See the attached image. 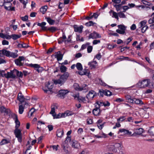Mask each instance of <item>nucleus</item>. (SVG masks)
<instances>
[{"mask_svg": "<svg viewBox=\"0 0 154 154\" xmlns=\"http://www.w3.org/2000/svg\"><path fill=\"white\" fill-rule=\"evenodd\" d=\"M94 92V91L93 90H91L89 92L86 96V98L88 100H92L93 99V94Z\"/></svg>", "mask_w": 154, "mask_h": 154, "instance_id": "16", "label": "nucleus"}, {"mask_svg": "<svg viewBox=\"0 0 154 154\" xmlns=\"http://www.w3.org/2000/svg\"><path fill=\"white\" fill-rule=\"evenodd\" d=\"M104 93L103 90L102 89H100L99 90V92L97 93L98 95H100V97H103L104 95Z\"/></svg>", "mask_w": 154, "mask_h": 154, "instance_id": "40", "label": "nucleus"}, {"mask_svg": "<svg viewBox=\"0 0 154 154\" xmlns=\"http://www.w3.org/2000/svg\"><path fill=\"white\" fill-rule=\"evenodd\" d=\"M150 51L152 49H153L154 48V41L152 42L150 45Z\"/></svg>", "mask_w": 154, "mask_h": 154, "instance_id": "64", "label": "nucleus"}, {"mask_svg": "<svg viewBox=\"0 0 154 154\" xmlns=\"http://www.w3.org/2000/svg\"><path fill=\"white\" fill-rule=\"evenodd\" d=\"M19 113L20 114H21L24 111V107L23 106V103L19 105Z\"/></svg>", "mask_w": 154, "mask_h": 154, "instance_id": "25", "label": "nucleus"}, {"mask_svg": "<svg viewBox=\"0 0 154 154\" xmlns=\"http://www.w3.org/2000/svg\"><path fill=\"white\" fill-rule=\"evenodd\" d=\"M83 97L82 96H78L77 97V100L79 101V103H82V98Z\"/></svg>", "mask_w": 154, "mask_h": 154, "instance_id": "61", "label": "nucleus"}, {"mask_svg": "<svg viewBox=\"0 0 154 154\" xmlns=\"http://www.w3.org/2000/svg\"><path fill=\"white\" fill-rule=\"evenodd\" d=\"M97 63L96 61H92L88 62V65L90 66L91 69H95L96 68V66Z\"/></svg>", "mask_w": 154, "mask_h": 154, "instance_id": "19", "label": "nucleus"}, {"mask_svg": "<svg viewBox=\"0 0 154 154\" xmlns=\"http://www.w3.org/2000/svg\"><path fill=\"white\" fill-rule=\"evenodd\" d=\"M58 145L51 146L50 147H52L54 150L57 151L58 149Z\"/></svg>", "mask_w": 154, "mask_h": 154, "instance_id": "49", "label": "nucleus"}, {"mask_svg": "<svg viewBox=\"0 0 154 154\" xmlns=\"http://www.w3.org/2000/svg\"><path fill=\"white\" fill-rule=\"evenodd\" d=\"M17 100H19L20 102L19 103V105L22 104L25 101V97L22 94L21 91H20L18 94Z\"/></svg>", "mask_w": 154, "mask_h": 154, "instance_id": "10", "label": "nucleus"}, {"mask_svg": "<svg viewBox=\"0 0 154 154\" xmlns=\"http://www.w3.org/2000/svg\"><path fill=\"white\" fill-rule=\"evenodd\" d=\"M45 19L50 25H53L54 24L55 22V20L52 19L50 17H46Z\"/></svg>", "mask_w": 154, "mask_h": 154, "instance_id": "23", "label": "nucleus"}, {"mask_svg": "<svg viewBox=\"0 0 154 154\" xmlns=\"http://www.w3.org/2000/svg\"><path fill=\"white\" fill-rule=\"evenodd\" d=\"M21 20L23 21H26L28 20V16L27 15H26L24 17H20Z\"/></svg>", "mask_w": 154, "mask_h": 154, "instance_id": "45", "label": "nucleus"}, {"mask_svg": "<svg viewBox=\"0 0 154 154\" xmlns=\"http://www.w3.org/2000/svg\"><path fill=\"white\" fill-rule=\"evenodd\" d=\"M148 132L150 135L154 136V127H151L148 130Z\"/></svg>", "mask_w": 154, "mask_h": 154, "instance_id": "33", "label": "nucleus"}, {"mask_svg": "<svg viewBox=\"0 0 154 154\" xmlns=\"http://www.w3.org/2000/svg\"><path fill=\"white\" fill-rule=\"evenodd\" d=\"M87 47V52L88 53H90L92 51L93 47L91 46L88 45Z\"/></svg>", "mask_w": 154, "mask_h": 154, "instance_id": "47", "label": "nucleus"}, {"mask_svg": "<svg viewBox=\"0 0 154 154\" xmlns=\"http://www.w3.org/2000/svg\"><path fill=\"white\" fill-rule=\"evenodd\" d=\"M150 82L149 79H144L141 82H139L137 86L140 88H143L148 86Z\"/></svg>", "mask_w": 154, "mask_h": 154, "instance_id": "4", "label": "nucleus"}, {"mask_svg": "<svg viewBox=\"0 0 154 154\" xmlns=\"http://www.w3.org/2000/svg\"><path fill=\"white\" fill-rule=\"evenodd\" d=\"M122 7L123 8V11H122V12H125L126 11L128 10L129 8L127 6H122Z\"/></svg>", "mask_w": 154, "mask_h": 154, "instance_id": "59", "label": "nucleus"}, {"mask_svg": "<svg viewBox=\"0 0 154 154\" xmlns=\"http://www.w3.org/2000/svg\"><path fill=\"white\" fill-rule=\"evenodd\" d=\"M94 24H96V23L93 22L92 21H89L88 22L86 23L85 25L86 26L89 27L91 26H93Z\"/></svg>", "mask_w": 154, "mask_h": 154, "instance_id": "37", "label": "nucleus"}, {"mask_svg": "<svg viewBox=\"0 0 154 154\" xmlns=\"http://www.w3.org/2000/svg\"><path fill=\"white\" fill-rule=\"evenodd\" d=\"M70 144L71 145L72 147L75 149H78L80 147V144L77 141L75 140H72L70 142Z\"/></svg>", "mask_w": 154, "mask_h": 154, "instance_id": "13", "label": "nucleus"}, {"mask_svg": "<svg viewBox=\"0 0 154 154\" xmlns=\"http://www.w3.org/2000/svg\"><path fill=\"white\" fill-rule=\"evenodd\" d=\"M76 66L78 70L79 71H82L83 70L82 65L80 63H77L76 64Z\"/></svg>", "mask_w": 154, "mask_h": 154, "instance_id": "34", "label": "nucleus"}, {"mask_svg": "<svg viewBox=\"0 0 154 154\" xmlns=\"http://www.w3.org/2000/svg\"><path fill=\"white\" fill-rule=\"evenodd\" d=\"M118 28L121 30L117 29L116 31V32L121 34H124L125 33V30H126L127 28L126 26H125L124 25L120 24L118 25Z\"/></svg>", "mask_w": 154, "mask_h": 154, "instance_id": "8", "label": "nucleus"}, {"mask_svg": "<svg viewBox=\"0 0 154 154\" xmlns=\"http://www.w3.org/2000/svg\"><path fill=\"white\" fill-rule=\"evenodd\" d=\"M142 2L144 5H146L148 6H149L150 5V3L149 2L146 1L144 0H142Z\"/></svg>", "mask_w": 154, "mask_h": 154, "instance_id": "60", "label": "nucleus"}, {"mask_svg": "<svg viewBox=\"0 0 154 154\" xmlns=\"http://www.w3.org/2000/svg\"><path fill=\"white\" fill-rule=\"evenodd\" d=\"M14 116L15 117H14V119L15 120V122L16 124L14 133L15 137L17 138L18 142L21 143L22 141L23 135L21 132V130L18 129L20 125V123L18 120L17 115L14 114L13 117H14Z\"/></svg>", "mask_w": 154, "mask_h": 154, "instance_id": "1", "label": "nucleus"}, {"mask_svg": "<svg viewBox=\"0 0 154 154\" xmlns=\"http://www.w3.org/2000/svg\"><path fill=\"white\" fill-rule=\"evenodd\" d=\"M134 132L132 134L131 136L136 137L138 135L141 134L144 132V130L142 128L134 129Z\"/></svg>", "mask_w": 154, "mask_h": 154, "instance_id": "9", "label": "nucleus"}, {"mask_svg": "<svg viewBox=\"0 0 154 154\" xmlns=\"http://www.w3.org/2000/svg\"><path fill=\"white\" fill-rule=\"evenodd\" d=\"M87 123L88 124H91L93 123V120L91 119H88L87 120Z\"/></svg>", "mask_w": 154, "mask_h": 154, "instance_id": "63", "label": "nucleus"}, {"mask_svg": "<svg viewBox=\"0 0 154 154\" xmlns=\"http://www.w3.org/2000/svg\"><path fill=\"white\" fill-rule=\"evenodd\" d=\"M60 115V113H59L57 114H55L54 115H53L54 119H59L61 118Z\"/></svg>", "mask_w": 154, "mask_h": 154, "instance_id": "50", "label": "nucleus"}, {"mask_svg": "<svg viewBox=\"0 0 154 154\" xmlns=\"http://www.w3.org/2000/svg\"><path fill=\"white\" fill-rule=\"evenodd\" d=\"M6 108L4 106H2L0 107V112L1 113H4Z\"/></svg>", "mask_w": 154, "mask_h": 154, "instance_id": "62", "label": "nucleus"}, {"mask_svg": "<svg viewBox=\"0 0 154 154\" xmlns=\"http://www.w3.org/2000/svg\"><path fill=\"white\" fill-rule=\"evenodd\" d=\"M125 116H120V118L117 119V121H121L122 122L125 120Z\"/></svg>", "mask_w": 154, "mask_h": 154, "instance_id": "56", "label": "nucleus"}, {"mask_svg": "<svg viewBox=\"0 0 154 154\" xmlns=\"http://www.w3.org/2000/svg\"><path fill=\"white\" fill-rule=\"evenodd\" d=\"M101 37V36L99 33L95 31H94L89 35L88 36V39H90L91 38L92 39H96L98 38H100Z\"/></svg>", "mask_w": 154, "mask_h": 154, "instance_id": "11", "label": "nucleus"}, {"mask_svg": "<svg viewBox=\"0 0 154 154\" xmlns=\"http://www.w3.org/2000/svg\"><path fill=\"white\" fill-rule=\"evenodd\" d=\"M110 149H112V151L113 152H117V150L116 148L114 146H112L110 148Z\"/></svg>", "mask_w": 154, "mask_h": 154, "instance_id": "53", "label": "nucleus"}, {"mask_svg": "<svg viewBox=\"0 0 154 154\" xmlns=\"http://www.w3.org/2000/svg\"><path fill=\"white\" fill-rule=\"evenodd\" d=\"M118 15L120 18H125L126 16L122 12H119L118 13Z\"/></svg>", "mask_w": 154, "mask_h": 154, "instance_id": "44", "label": "nucleus"}, {"mask_svg": "<svg viewBox=\"0 0 154 154\" xmlns=\"http://www.w3.org/2000/svg\"><path fill=\"white\" fill-rule=\"evenodd\" d=\"M17 47L19 48H27L29 47V46L28 45L24 43L23 44L18 43Z\"/></svg>", "mask_w": 154, "mask_h": 154, "instance_id": "22", "label": "nucleus"}, {"mask_svg": "<svg viewBox=\"0 0 154 154\" xmlns=\"http://www.w3.org/2000/svg\"><path fill=\"white\" fill-rule=\"evenodd\" d=\"M146 23V20H143L141 21L140 23V27H142L143 26L145 25Z\"/></svg>", "mask_w": 154, "mask_h": 154, "instance_id": "51", "label": "nucleus"}, {"mask_svg": "<svg viewBox=\"0 0 154 154\" xmlns=\"http://www.w3.org/2000/svg\"><path fill=\"white\" fill-rule=\"evenodd\" d=\"M148 28V27L147 26H144L141 29L142 33H144Z\"/></svg>", "mask_w": 154, "mask_h": 154, "instance_id": "46", "label": "nucleus"}, {"mask_svg": "<svg viewBox=\"0 0 154 154\" xmlns=\"http://www.w3.org/2000/svg\"><path fill=\"white\" fill-rule=\"evenodd\" d=\"M69 92V91L67 90L61 89L59 91L58 94L56 96L62 99H64L66 95Z\"/></svg>", "mask_w": 154, "mask_h": 154, "instance_id": "5", "label": "nucleus"}, {"mask_svg": "<svg viewBox=\"0 0 154 154\" xmlns=\"http://www.w3.org/2000/svg\"><path fill=\"white\" fill-rule=\"evenodd\" d=\"M73 87L75 90L79 91L80 88V87L79 85L77 83H75L73 85Z\"/></svg>", "mask_w": 154, "mask_h": 154, "instance_id": "38", "label": "nucleus"}, {"mask_svg": "<svg viewBox=\"0 0 154 154\" xmlns=\"http://www.w3.org/2000/svg\"><path fill=\"white\" fill-rule=\"evenodd\" d=\"M132 38L129 37L127 39V41L125 42L124 43L125 44H126L127 45H128L129 43L132 40Z\"/></svg>", "mask_w": 154, "mask_h": 154, "instance_id": "48", "label": "nucleus"}, {"mask_svg": "<svg viewBox=\"0 0 154 154\" xmlns=\"http://www.w3.org/2000/svg\"><path fill=\"white\" fill-rule=\"evenodd\" d=\"M127 130L125 129H120L118 131V133L119 134L120 132H124L125 134L126 135Z\"/></svg>", "mask_w": 154, "mask_h": 154, "instance_id": "43", "label": "nucleus"}, {"mask_svg": "<svg viewBox=\"0 0 154 154\" xmlns=\"http://www.w3.org/2000/svg\"><path fill=\"white\" fill-rule=\"evenodd\" d=\"M99 107H95V109H94L92 110V113L93 114L94 116H99V113L98 112V109H99Z\"/></svg>", "mask_w": 154, "mask_h": 154, "instance_id": "26", "label": "nucleus"}, {"mask_svg": "<svg viewBox=\"0 0 154 154\" xmlns=\"http://www.w3.org/2000/svg\"><path fill=\"white\" fill-rule=\"evenodd\" d=\"M10 143V140H7L6 139H3L0 143V145L1 146Z\"/></svg>", "mask_w": 154, "mask_h": 154, "instance_id": "35", "label": "nucleus"}, {"mask_svg": "<svg viewBox=\"0 0 154 154\" xmlns=\"http://www.w3.org/2000/svg\"><path fill=\"white\" fill-rule=\"evenodd\" d=\"M68 144H62V148L63 149L64 151L66 153H69V152L68 150L69 148L68 147Z\"/></svg>", "mask_w": 154, "mask_h": 154, "instance_id": "20", "label": "nucleus"}, {"mask_svg": "<svg viewBox=\"0 0 154 154\" xmlns=\"http://www.w3.org/2000/svg\"><path fill=\"white\" fill-rule=\"evenodd\" d=\"M104 95L107 96H110L112 95V93L109 91L107 89L104 90Z\"/></svg>", "mask_w": 154, "mask_h": 154, "instance_id": "31", "label": "nucleus"}, {"mask_svg": "<svg viewBox=\"0 0 154 154\" xmlns=\"http://www.w3.org/2000/svg\"><path fill=\"white\" fill-rule=\"evenodd\" d=\"M73 27L74 28L75 32H79V33H81L82 32V29L84 27L82 25L79 26L77 25H73Z\"/></svg>", "mask_w": 154, "mask_h": 154, "instance_id": "12", "label": "nucleus"}, {"mask_svg": "<svg viewBox=\"0 0 154 154\" xmlns=\"http://www.w3.org/2000/svg\"><path fill=\"white\" fill-rule=\"evenodd\" d=\"M119 4L118 5H116V4H113V5L114 6V7H115L116 9V10L117 11H119L120 10V8L121 6V5L120 4Z\"/></svg>", "mask_w": 154, "mask_h": 154, "instance_id": "39", "label": "nucleus"}, {"mask_svg": "<svg viewBox=\"0 0 154 154\" xmlns=\"http://www.w3.org/2000/svg\"><path fill=\"white\" fill-rule=\"evenodd\" d=\"M46 22H43L42 23H37V25L38 26H40L41 28V29L44 31H46L47 30V27L45 26L46 25Z\"/></svg>", "mask_w": 154, "mask_h": 154, "instance_id": "17", "label": "nucleus"}, {"mask_svg": "<svg viewBox=\"0 0 154 154\" xmlns=\"http://www.w3.org/2000/svg\"><path fill=\"white\" fill-rule=\"evenodd\" d=\"M27 66L32 67L34 68L35 70L37 71L38 73L42 72L43 69L42 67H41L39 65L36 64H27Z\"/></svg>", "mask_w": 154, "mask_h": 154, "instance_id": "6", "label": "nucleus"}, {"mask_svg": "<svg viewBox=\"0 0 154 154\" xmlns=\"http://www.w3.org/2000/svg\"><path fill=\"white\" fill-rule=\"evenodd\" d=\"M124 101L123 99L120 98H117L116 100H114V101L118 103H120L123 102Z\"/></svg>", "mask_w": 154, "mask_h": 154, "instance_id": "55", "label": "nucleus"}, {"mask_svg": "<svg viewBox=\"0 0 154 154\" xmlns=\"http://www.w3.org/2000/svg\"><path fill=\"white\" fill-rule=\"evenodd\" d=\"M69 75V74L67 72L64 73L63 75H60V78L58 79H53L52 81L55 85L58 84L63 85L67 80Z\"/></svg>", "mask_w": 154, "mask_h": 154, "instance_id": "2", "label": "nucleus"}, {"mask_svg": "<svg viewBox=\"0 0 154 154\" xmlns=\"http://www.w3.org/2000/svg\"><path fill=\"white\" fill-rule=\"evenodd\" d=\"M15 74H16V77H18L22 78L23 77V74L21 71H19L18 70L15 69Z\"/></svg>", "mask_w": 154, "mask_h": 154, "instance_id": "21", "label": "nucleus"}, {"mask_svg": "<svg viewBox=\"0 0 154 154\" xmlns=\"http://www.w3.org/2000/svg\"><path fill=\"white\" fill-rule=\"evenodd\" d=\"M117 46L116 44H114V45H108V48L109 49H112L115 48Z\"/></svg>", "mask_w": 154, "mask_h": 154, "instance_id": "52", "label": "nucleus"}, {"mask_svg": "<svg viewBox=\"0 0 154 154\" xmlns=\"http://www.w3.org/2000/svg\"><path fill=\"white\" fill-rule=\"evenodd\" d=\"M67 69V68L66 66L63 65H61L60 68V69L61 72L62 73H64L66 72Z\"/></svg>", "mask_w": 154, "mask_h": 154, "instance_id": "32", "label": "nucleus"}, {"mask_svg": "<svg viewBox=\"0 0 154 154\" xmlns=\"http://www.w3.org/2000/svg\"><path fill=\"white\" fill-rule=\"evenodd\" d=\"M64 131L63 129L60 128L57 129L56 131V135L58 137L61 138L63 136Z\"/></svg>", "mask_w": 154, "mask_h": 154, "instance_id": "14", "label": "nucleus"}, {"mask_svg": "<svg viewBox=\"0 0 154 154\" xmlns=\"http://www.w3.org/2000/svg\"><path fill=\"white\" fill-rule=\"evenodd\" d=\"M0 75L2 77H5L6 76V73H5V71L4 70H1L0 69Z\"/></svg>", "mask_w": 154, "mask_h": 154, "instance_id": "42", "label": "nucleus"}, {"mask_svg": "<svg viewBox=\"0 0 154 154\" xmlns=\"http://www.w3.org/2000/svg\"><path fill=\"white\" fill-rule=\"evenodd\" d=\"M88 90V85L85 84H83L82 86L80 87V88L79 91H82L83 90H86V91H87Z\"/></svg>", "mask_w": 154, "mask_h": 154, "instance_id": "27", "label": "nucleus"}, {"mask_svg": "<svg viewBox=\"0 0 154 154\" xmlns=\"http://www.w3.org/2000/svg\"><path fill=\"white\" fill-rule=\"evenodd\" d=\"M50 85V83L49 82H48V83L45 85V87L48 88V89L49 90V91H50V92H52V93L53 92V91L51 90L53 88L54 85L53 84L51 85L50 87H49V85Z\"/></svg>", "mask_w": 154, "mask_h": 154, "instance_id": "36", "label": "nucleus"}, {"mask_svg": "<svg viewBox=\"0 0 154 154\" xmlns=\"http://www.w3.org/2000/svg\"><path fill=\"white\" fill-rule=\"evenodd\" d=\"M12 5V4L11 3H10V5L8 7H7L6 6H4V8L7 11H15V7H12L11 8V6Z\"/></svg>", "mask_w": 154, "mask_h": 154, "instance_id": "24", "label": "nucleus"}, {"mask_svg": "<svg viewBox=\"0 0 154 154\" xmlns=\"http://www.w3.org/2000/svg\"><path fill=\"white\" fill-rule=\"evenodd\" d=\"M55 113V108L54 107H51V110L50 112V114L52 115L53 116V115H54V113Z\"/></svg>", "mask_w": 154, "mask_h": 154, "instance_id": "54", "label": "nucleus"}, {"mask_svg": "<svg viewBox=\"0 0 154 154\" xmlns=\"http://www.w3.org/2000/svg\"><path fill=\"white\" fill-rule=\"evenodd\" d=\"M56 53H57V54L55 55V58H57V60L58 61L61 60L62 59L63 54L60 53V51H58Z\"/></svg>", "mask_w": 154, "mask_h": 154, "instance_id": "18", "label": "nucleus"}, {"mask_svg": "<svg viewBox=\"0 0 154 154\" xmlns=\"http://www.w3.org/2000/svg\"><path fill=\"white\" fill-rule=\"evenodd\" d=\"M59 30V29H58L57 27L52 26L49 27H47V30L45 31L48 32V31L50 32L53 33Z\"/></svg>", "mask_w": 154, "mask_h": 154, "instance_id": "15", "label": "nucleus"}, {"mask_svg": "<svg viewBox=\"0 0 154 154\" xmlns=\"http://www.w3.org/2000/svg\"><path fill=\"white\" fill-rule=\"evenodd\" d=\"M47 8L48 7L47 5L42 6L40 9V12H41L43 14H45L47 11Z\"/></svg>", "mask_w": 154, "mask_h": 154, "instance_id": "28", "label": "nucleus"}, {"mask_svg": "<svg viewBox=\"0 0 154 154\" xmlns=\"http://www.w3.org/2000/svg\"><path fill=\"white\" fill-rule=\"evenodd\" d=\"M134 103L137 104H139L140 105H142L144 104L143 102L142 101V100L139 99L135 98L134 100Z\"/></svg>", "mask_w": 154, "mask_h": 154, "instance_id": "29", "label": "nucleus"}, {"mask_svg": "<svg viewBox=\"0 0 154 154\" xmlns=\"http://www.w3.org/2000/svg\"><path fill=\"white\" fill-rule=\"evenodd\" d=\"M4 55L15 58L17 57L18 55L16 53L12 52L6 49H3L0 51V57H2Z\"/></svg>", "mask_w": 154, "mask_h": 154, "instance_id": "3", "label": "nucleus"}, {"mask_svg": "<svg viewBox=\"0 0 154 154\" xmlns=\"http://www.w3.org/2000/svg\"><path fill=\"white\" fill-rule=\"evenodd\" d=\"M90 44L89 42H87L85 44H83L82 45L81 48V50H83L85 49Z\"/></svg>", "mask_w": 154, "mask_h": 154, "instance_id": "41", "label": "nucleus"}, {"mask_svg": "<svg viewBox=\"0 0 154 154\" xmlns=\"http://www.w3.org/2000/svg\"><path fill=\"white\" fill-rule=\"evenodd\" d=\"M102 56L101 55L100 53H99L97 54L95 57L98 60H100Z\"/></svg>", "mask_w": 154, "mask_h": 154, "instance_id": "57", "label": "nucleus"}, {"mask_svg": "<svg viewBox=\"0 0 154 154\" xmlns=\"http://www.w3.org/2000/svg\"><path fill=\"white\" fill-rule=\"evenodd\" d=\"M15 69L11 70L10 72H7L6 73V78L8 79L11 78L13 79L17 78V77L16 75H15Z\"/></svg>", "mask_w": 154, "mask_h": 154, "instance_id": "7", "label": "nucleus"}, {"mask_svg": "<svg viewBox=\"0 0 154 154\" xmlns=\"http://www.w3.org/2000/svg\"><path fill=\"white\" fill-rule=\"evenodd\" d=\"M12 38L14 40H16L19 38H20L21 36V35L20 34L19 35H16L15 34L11 35Z\"/></svg>", "mask_w": 154, "mask_h": 154, "instance_id": "30", "label": "nucleus"}, {"mask_svg": "<svg viewBox=\"0 0 154 154\" xmlns=\"http://www.w3.org/2000/svg\"><path fill=\"white\" fill-rule=\"evenodd\" d=\"M47 127L48 128L49 131H52L53 129V126L51 125H48L47 126Z\"/></svg>", "mask_w": 154, "mask_h": 154, "instance_id": "58", "label": "nucleus"}]
</instances>
